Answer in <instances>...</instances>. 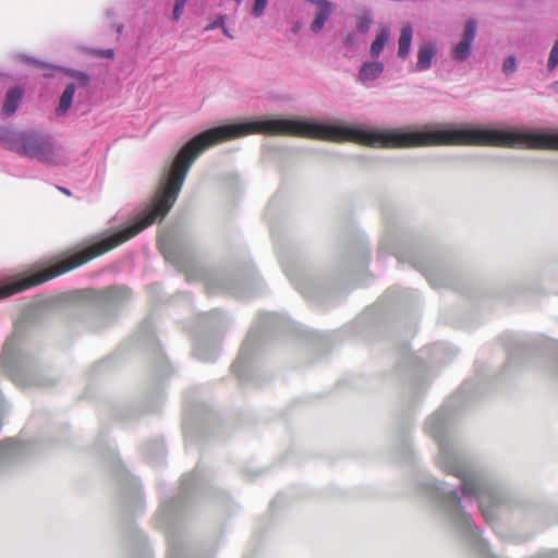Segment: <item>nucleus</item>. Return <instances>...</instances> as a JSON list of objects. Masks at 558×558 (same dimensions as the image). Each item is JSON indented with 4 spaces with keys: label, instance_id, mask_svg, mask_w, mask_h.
Listing matches in <instances>:
<instances>
[{
    "label": "nucleus",
    "instance_id": "7",
    "mask_svg": "<svg viewBox=\"0 0 558 558\" xmlns=\"http://www.w3.org/2000/svg\"><path fill=\"white\" fill-rule=\"evenodd\" d=\"M312 3L315 4L317 9L315 12V17L311 24V31L314 34H318L323 31L326 23L332 15L336 9V4L329 0H314Z\"/></svg>",
    "mask_w": 558,
    "mask_h": 558
},
{
    "label": "nucleus",
    "instance_id": "2",
    "mask_svg": "<svg viewBox=\"0 0 558 558\" xmlns=\"http://www.w3.org/2000/svg\"><path fill=\"white\" fill-rule=\"evenodd\" d=\"M0 147L47 166L61 162L60 149L53 136L38 129L0 126Z\"/></svg>",
    "mask_w": 558,
    "mask_h": 558
},
{
    "label": "nucleus",
    "instance_id": "28",
    "mask_svg": "<svg viewBox=\"0 0 558 558\" xmlns=\"http://www.w3.org/2000/svg\"><path fill=\"white\" fill-rule=\"evenodd\" d=\"M106 15H107V17H108V19H113V17L116 16V11H114V9H108V10L106 11Z\"/></svg>",
    "mask_w": 558,
    "mask_h": 558
},
{
    "label": "nucleus",
    "instance_id": "19",
    "mask_svg": "<svg viewBox=\"0 0 558 558\" xmlns=\"http://www.w3.org/2000/svg\"><path fill=\"white\" fill-rule=\"evenodd\" d=\"M60 66H57L52 63H49L47 61H43L40 65V70L43 71V75L45 77H53L57 71H60Z\"/></svg>",
    "mask_w": 558,
    "mask_h": 558
},
{
    "label": "nucleus",
    "instance_id": "27",
    "mask_svg": "<svg viewBox=\"0 0 558 558\" xmlns=\"http://www.w3.org/2000/svg\"><path fill=\"white\" fill-rule=\"evenodd\" d=\"M113 54H114L113 49H106V50L100 51V56H102V57L112 58Z\"/></svg>",
    "mask_w": 558,
    "mask_h": 558
},
{
    "label": "nucleus",
    "instance_id": "3",
    "mask_svg": "<svg viewBox=\"0 0 558 558\" xmlns=\"http://www.w3.org/2000/svg\"><path fill=\"white\" fill-rule=\"evenodd\" d=\"M0 369L19 385H43L33 375L34 366L29 353L16 336L9 338L0 356Z\"/></svg>",
    "mask_w": 558,
    "mask_h": 558
},
{
    "label": "nucleus",
    "instance_id": "9",
    "mask_svg": "<svg viewBox=\"0 0 558 558\" xmlns=\"http://www.w3.org/2000/svg\"><path fill=\"white\" fill-rule=\"evenodd\" d=\"M24 94L25 90L22 86H14L10 88L5 95V100L2 107V116L10 117L14 114L20 107Z\"/></svg>",
    "mask_w": 558,
    "mask_h": 558
},
{
    "label": "nucleus",
    "instance_id": "18",
    "mask_svg": "<svg viewBox=\"0 0 558 558\" xmlns=\"http://www.w3.org/2000/svg\"><path fill=\"white\" fill-rule=\"evenodd\" d=\"M206 287L210 292H216L218 290H227V286L223 278L220 277H210L206 281Z\"/></svg>",
    "mask_w": 558,
    "mask_h": 558
},
{
    "label": "nucleus",
    "instance_id": "23",
    "mask_svg": "<svg viewBox=\"0 0 558 558\" xmlns=\"http://www.w3.org/2000/svg\"><path fill=\"white\" fill-rule=\"evenodd\" d=\"M185 3L186 0H175L171 16L172 21L178 22L181 19Z\"/></svg>",
    "mask_w": 558,
    "mask_h": 558
},
{
    "label": "nucleus",
    "instance_id": "8",
    "mask_svg": "<svg viewBox=\"0 0 558 558\" xmlns=\"http://www.w3.org/2000/svg\"><path fill=\"white\" fill-rule=\"evenodd\" d=\"M438 48L435 41H427L418 48L417 61L415 64L416 71H426L432 64L433 60L437 56Z\"/></svg>",
    "mask_w": 558,
    "mask_h": 558
},
{
    "label": "nucleus",
    "instance_id": "6",
    "mask_svg": "<svg viewBox=\"0 0 558 558\" xmlns=\"http://www.w3.org/2000/svg\"><path fill=\"white\" fill-rule=\"evenodd\" d=\"M95 298L104 310H111L129 300L130 290L125 287H109L97 291Z\"/></svg>",
    "mask_w": 558,
    "mask_h": 558
},
{
    "label": "nucleus",
    "instance_id": "24",
    "mask_svg": "<svg viewBox=\"0 0 558 558\" xmlns=\"http://www.w3.org/2000/svg\"><path fill=\"white\" fill-rule=\"evenodd\" d=\"M226 22V15H218L211 23L204 27V32H210L216 28H223Z\"/></svg>",
    "mask_w": 558,
    "mask_h": 558
},
{
    "label": "nucleus",
    "instance_id": "21",
    "mask_svg": "<svg viewBox=\"0 0 558 558\" xmlns=\"http://www.w3.org/2000/svg\"><path fill=\"white\" fill-rule=\"evenodd\" d=\"M558 65V39L554 43L550 50L547 66L549 70L555 69Z\"/></svg>",
    "mask_w": 558,
    "mask_h": 558
},
{
    "label": "nucleus",
    "instance_id": "1",
    "mask_svg": "<svg viewBox=\"0 0 558 558\" xmlns=\"http://www.w3.org/2000/svg\"><path fill=\"white\" fill-rule=\"evenodd\" d=\"M426 433L438 444L437 466L461 481L459 487L427 478L422 483L424 494L434 500L448 526L463 539L480 558H497L481 537L473 518L466 512L474 501L487 523L495 519V509L505 501L501 488L483 471L474 469L464 459L453 438V414L440 408L425 423Z\"/></svg>",
    "mask_w": 558,
    "mask_h": 558
},
{
    "label": "nucleus",
    "instance_id": "4",
    "mask_svg": "<svg viewBox=\"0 0 558 558\" xmlns=\"http://www.w3.org/2000/svg\"><path fill=\"white\" fill-rule=\"evenodd\" d=\"M28 453V446L21 441L7 439L0 441V472L17 463Z\"/></svg>",
    "mask_w": 558,
    "mask_h": 558
},
{
    "label": "nucleus",
    "instance_id": "29",
    "mask_svg": "<svg viewBox=\"0 0 558 558\" xmlns=\"http://www.w3.org/2000/svg\"><path fill=\"white\" fill-rule=\"evenodd\" d=\"M223 35L227 36L228 38L232 39L233 38V35L230 33V31L226 27V25L223 26V28L221 29Z\"/></svg>",
    "mask_w": 558,
    "mask_h": 558
},
{
    "label": "nucleus",
    "instance_id": "10",
    "mask_svg": "<svg viewBox=\"0 0 558 558\" xmlns=\"http://www.w3.org/2000/svg\"><path fill=\"white\" fill-rule=\"evenodd\" d=\"M219 344L207 340H198L194 345L195 356L204 362L215 361L219 354Z\"/></svg>",
    "mask_w": 558,
    "mask_h": 558
},
{
    "label": "nucleus",
    "instance_id": "32",
    "mask_svg": "<svg viewBox=\"0 0 558 558\" xmlns=\"http://www.w3.org/2000/svg\"><path fill=\"white\" fill-rule=\"evenodd\" d=\"M554 88H555V90L558 93V81H557V82H555V84H554Z\"/></svg>",
    "mask_w": 558,
    "mask_h": 558
},
{
    "label": "nucleus",
    "instance_id": "5",
    "mask_svg": "<svg viewBox=\"0 0 558 558\" xmlns=\"http://www.w3.org/2000/svg\"><path fill=\"white\" fill-rule=\"evenodd\" d=\"M477 34V21L470 19L464 24V32L460 41L452 50V57L458 61H465L472 53V46Z\"/></svg>",
    "mask_w": 558,
    "mask_h": 558
},
{
    "label": "nucleus",
    "instance_id": "33",
    "mask_svg": "<svg viewBox=\"0 0 558 558\" xmlns=\"http://www.w3.org/2000/svg\"><path fill=\"white\" fill-rule=\"evenodd\" d=\"M428 279H429V281H430L432 286H434V287H438V286L433 281V279H432V278H428Z\"/></svg>",
    "mask_w": 558,
    "mask_h": 558
},
{
    "label": "nucleus",
    "instance_id": "34",
    "mask_svg": "<svg viewBox=\"0 0 558 558\" xmlns=\"http://www.w3.org/2000/svg\"><path fill=\"white\" fill-rule=\"evenodd\" d=\"M234 1H235L238 7L241 5V3H242V0H234Z\"/></svg>",
    "mask_w": 558,
    "mask_h": 558
},
{
    "label": "nucleus",
    "instance_id": "16",
    "mask_svg": "<svg viewBox=\"0 0 558 558\" xmlns=\"http://www.w3.org/2000/svg\"><path fill=\"white\" fill-rule=\"evenodd\" d=\"M374 24V13L371 9H364L357 16L356 29L360 34H367Z\"/></svg>",
    "mask_w": 558,
    "mask_h": 558
},
{
    "label": "nucleus",
    "instance_id": "26",
    "mask_svg": "<svg viewBox=\"0 0 558 558\" xmlns=\"http://www.w3.org/2000/svg\"><path fill=\"white\" fill-rule=\"evenodd\" d=\"M342 43L345 48L354 47L356 44V35L353 32L342 35Z\"/></svg>",
    "mask_w": 558,
    "mask_h": 558
},
{
    "label": "nucleus",
    "instance_id": "25",
    "mask_svg": "<svg viewBox=\"0 0 558 558\" xmlns=\"http://www.w3.org/2000/svg\"><path fill=\"white\" fill-rule=\"evenodd\" d=\"M19 59L22 62H24V63H26L28 65L35 66L37 69L40 68L41 62H43V60H39L37 58H34V57H31V56H27V54H20Z\"/></svg>",
    "mask_w": 558,
    "mask_h": 558
},
{
    "label": "nucleus",
    "instance_id": "31",
    "mask_svg": "<svg viewBox=\"0 0 558 558\" xmlns=\"http://www.w3.org/2000/svg\"><path fill=\"white\" fill-rule=\"evenodd\" d=\"M123 29H124V24H122V23H120V24H118V25L116 26V32H117L118 34H122Z\"/></svg>",
    "mask_w": 558,
    "mask_h": 558
},
{
    "label": "nucleus",
    "instance_id": "15",
    "mask_svg": "<svg viewBox=\"0 0 558 558\" xmlns=\"http://www.w3.org/2000/svg\"><path fill=\"white\" fill-rule=\"evenodd\" d=\"M248 345H250L248 340H246L240 351L238 359L232 364V371L239 377H243L244 369L248 363V359H250Z\"/></svg>",
    "mask_w": 558,
    "mask_h": 558
},
{
    "label": "nucleus",
    "instance_id": "22",
    "mask_svg": "<svg viewBox=\"0 0 558 558\" xmlns=\"http://www.w3.org/2000/svg\"><path fill=\"white\" fill-rule=\"evenodd\" d=\"M517 69V59L512 54V56H509L507 57L505 60H504V63H502V71L506 75L514 72V70Z\"/></svg>",
    "mask_w": 558,
    "mask_h": 558
},
{
    "label": "nucleus",
    "instance_id": "13",
    "mask_svg": "<svg viewBox=\"0 0 558 558\" xmlns=\"http://www.w3.org/2000/svg\"><path fill=\"white\" fill-rule=\"evenodd\" d=\"M390 38V28L389 26H380L375 39L373 40L371 45V56L373 58H378L379 54L383 52L386 44L388 43Z\"/></svg>",
    "mask_w": 558,
    "mask_h": 558
},
{
    "label": "nucleus",
    "instance_id": "12",
    "mask_svg": "<svg viewBox=\"0 0 558 558\" xmlns=\"http://www.w3.org/2000/svg\"><path fill=\"white\" fill-rule=\"evenodd\" d=\"M413 33L414 31L411 24H407L400 29V36L398 39V57L400 59H407L409 57Z\"/></svg>",
    "mask_w": 558,
    "mask_h": 558
},
{
    "label": "nucleus",
    "instance_id": "14",
    "mask_svg": "<svg viewBox=\"0 0 558 558\" xmlns=\"http://www.w3.org/2000/svg\"><path fill=\"white\" fill-rule=\"evenodd\" d=\"M76 85L74 83L66 84L64 90L61 94L59 105L56 109L58 116H62L68 112L73 104V98L75 95Z\"/></svg>",
    "mask_w": 558,
    "mask_h": 558
},
{
    "label": "nucleus",
    "instance_id": "20",
    "mask_svg": "<svg viewBox=\"0 0 558 558\" xmlns=\"http://www.w3.org/2000/svg\"><path fill=\"white\" fill-rule=\"evenodd\" d=\"M268 1L269 0H255L254 1V5H253V9H252V16L254 17H259L264 14V11L268 4Z\"/></svg>",
    "mask_w": 558,
    "mask_h": 558
},
{
    "label": "nucleus",
    "instance_id": "30",
    "mask_svg": "<svg viewBox=\"0 0 558 558\" xmlns=\"http://www.w3.org/2000/svg\"><path fill=\"white\" fill-rule=\"evenodd\" d=\"M57 189L62 192L63 194L70 196L71 195V191L66 187H63V186H57Z\"/></svg>",
    "mask_w": 558,
    "mask_h": 558
},
{
    "label": "nucleus",
    "instance_id": "11",
    "mask_svg": "<svg viewBox=\"0 0 558 558\" xmlns=\"http://www.w3.org/2000/svg\"><path fill=\"white\" fill-rule=\"evenodd\" d=\"M384 69L381 61H365L359 70L357 77L362 83L374 81L381 75Z\"/></svg>",
    "mask_w": 558,
    "mask_h": 558
},
{
    "label": "nucleus",
    "instance_id": "17",
    "mask_svg": "<svg viewBox=\"0 0 558 558\" xmlns=\"http://www.w3.org/2000/svg\"><path fill=\"white\" fill-rule=\"evenodd\" d=\"M59 69L61 72H63L69 77L77 80L78 85L81 87H87L90 84V76L84 71L75 70L72 68H65V66H62Z\"/></svg>",
    "mask_w": 558,
    "mask_h": 558
}]
</instances>
